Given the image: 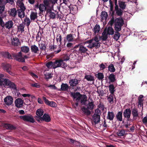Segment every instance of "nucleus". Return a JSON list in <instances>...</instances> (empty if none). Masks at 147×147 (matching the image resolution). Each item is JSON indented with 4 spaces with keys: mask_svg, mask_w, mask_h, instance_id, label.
I'll use <instances>...</instances> for the list:
<instances>
[{
    "mask_svg": "<svg viewBox=\"0 0 147 147\" xmlns=\"http://www.w3.org/2000/svg\"><path fill=\"white\" fill-rule=\"evenodd\" d=\"M4 75L3 74H0V86H8L10 88L14 89H16V86L14 83L11 82L8 79L4 78Z\"/></svg>",
    "mask_w": 147,
    "mask_h": 147,
    "instance_id": "1",
    "label": "nucleus"
},
{
    "mask_svg": "<svg viewBox=\"0 0 147 147\" xmlns=\"http://www.w3.org/2000/svg\"><path fill=\"white\" fill-rule=\"evenodd\" d=\"M117 22L115 24L114 28L116 32H119L121 30V27L124 24V21L122 18H116Z\"/></svg>",
    "mask_w": 147,
    "mask_h": 147,
    "instance_id": "2",
    "label": "nucleus"
},
{
    "mask_svg": "<svg viewBox=\"0 0 147 147\" xmlns=\"http://www.w3.org/2000/svg\"><path fill=\"white\" fill-rule=\"evenodd\" d=\"M74 48L75 49L78 48V49L77 50V51L79 53L82 54L86 53L87 55H89V53H87L88 51V49L81 44L76 45L74 46Z\"/></svg>",
    "mask_w": 147,
    "mask_h": 147,
    "instance_id": "3",
    "label": "nucleus"
},
{
    "mask_svg": "<svg viewBox=\"0 0 147 147\" xmlns=\"http://www.w3.org/2000/svg\"><path fill=\"white\" fill-rule=\"evenodd\" d=\"M67 66V64L64 62H63V60L61 59H57L53 62V68L54 69L59 67L65 68Z\"/></svg>",
    "mask_w": 147,
    "mask_h": 147,
    "instance_id": "4",
    "label": "nucleus"
},
{
    "mask_svg": "<svg viewBox=\"0 0 147 147\" xmlns=\"http://www.w3.org/2000/svg\"><path fill=\"white\" fill-rule=\"evenodd\" d=\"M1 66L4 71L11 75L13 76L14 75V73L11 71V67L10 64L7 63H2Z\"/></svg>",
    "mask_w": 147,
    "mask_h": 147,
    "instance_id": "5",
    "label": "nucleus"
},
{
    "mask_svg": "<svg viewBox=\"0 0 147 147\" xmlns=\"http://www.w3.org/2000/svg\"><path fill=\"white\" fill-rule=\"evenodd\" d=\"M12 55L16 61L22 63L25 62V59L22 56V54L21 52L17 53H13L12 54Z\"/></svg>",
    "mask_w": 147,
    "mask_h": 147,
    "instance_id": "6",
    "label": "nucleus"
},
{
    "mask_svg": "<svg viewBox=\"0 0 147 147\" xmlns=\"http://www.w3.org/2000/svg\"><path fill=\"white\" fill-rule=\"evenodd\" d=\"M20 118L25 121L30 122L31 123H34L35 122V120L33 116L30 114L20 116Z\"/></svg>",
    "mask_w": 147,
    "mask_h": 147,
    "instance_id": "7",
    "label": "nucleus"
},
{
    "mask_svg": "<svg viewBox=\"0 0 147 147\" xmlns=\"http://www.w3.org/2000/svg\"><path fill=\"white\" fill-rule=\"evenodd\" d=\"M44 111L42 109H38L36 111V116H34V118L38 122H40V118H42V116L44 114Z\"/></svg>",
    "mask_w": 147,
    "mask_h": 147,
    "instance_id": "8",
    "label": "nucleus"
},
{
    "mask_svg": "<svg viewBox=\"0 0 147 147\" xmlns=\"http://www.w3.org/2000/svg\"><path fill=\"white\" fill-rule=\"evenodd\" d=\"M131 114V110L130 108H127L124 110L123 113V117L127 119V121L130 120V118Z\"/></svg>",
    "mask_w": 147,
    "mask_h": 147,
    "instance_id": "9",
    "label": "nucleus"
},
{
    "mask_svg": "<svg viewBox=\"0 0 147 147\" xmlns=\"http://www.w3.org/2000/svg\"><path fill=\"white\" fill-rule=\"evenodd\" d=\"M4 100L5 104L8 106L11 105L13 102V98L10 96H7Z\"/></svg>",
    "mask_w": 147,
    "mask_h": 147,
    "instance_id": "10",
    "label": "nucleus"
},
{
    "mask_svg": "<svg viewBox=\"0 0 147 147\" xmlns=\"http://www.w3.org/2000/svg\"><path fill=\"white\" fill-rule=\"evenodd\" d=\"M20 9H18V16L21 18H23L25 16L24 11L26 9L25 7L20 8Z\"/></svg>",
    "mask_w": 147,
    "mask_h": 147,
    "instance_id": "11",
    "label": "nucleus"
},
{
    "mask_svg": "<svg viewBox=\"0 0 147 147\" xmlns=\"http://www.w3.org/2000/svg\"><path fill=\"white\" fill-rule=\"evenodd\" d=\"M40 120L39 122L41 123L43 121L46 122H49L51 120V118L48 114L45 113L42 117V118H40Z\"/></svg>",
    "mask_w": 147,
    "mask_h": 147,
    "instance_id": "12",
    "label": "nucleus"
},
{
    "mask_svg": "<svg viewBox=\"0 0 147 147\" xmlns=\"http://www.w3.org/2000/svg\"><path fill=\"white\" fill-rule=\"evenodd\" d=\"M100 116L93 115L92 119V123L93 125H96L100 122Z\"/></svg>",
    "mask_w": 147,
    "mask_h": 147,
    "instance_id": "13",
    "label": "nucleus"
},
{
    "mask_svg": "<svg viewBox=\"0 0 147 147\" xmlns=\"http://www.w3.org/2000/svg\"><path fill=\"white\" fill-rule=\"evenodd\" d=\"M24 101L21 98H18L15 101V105L18 108L22 107L23 105Z\"/></svg>",
    "mask_w": 147,
    "mask_h": 147,
    "instance_id": "14",
    "label": "nucleus"
},
{
    "mask_svg": "<svg viewBox=\"0 0 147 147\" xmlns=\"http://www.w3.org/2000/svg\"><path fill=\"white\" fill-rule=\"evenodd\" d=\"M89 109L88 108L84 107H82L81 108L83 114L87 116H89L91 113Z\"/></svg>",
    "mask_w": 147,
    "mask_h": 147,
    "instance_id": "15",
    "label": "nucleus"
},
{
    "mask_svg": "<svg viewBox=\"0 0 147 147\" xmlns=\"http://www.w3.org/2000/svg\"><path fill=\"white\" fill-rule=\"evenodd\" d=\"M79 83V81L76 79H71L69 81V84L71 86H76Z\"/></svg>",
    "mask_w": 147,
    "mask_h": 147,
    "instance_id": "16",
    "label": "nucleus"
},
{
    "mask_svg": "<svg viewBox=\"0 0 147 147\" xmlns=\"http://www.w3.org/2000/svg\"><path fill=\"white\" fill-rule=\"evenodd\" d=\"M32 53L35 54H38L39 53V49L38 47L35 45H31L30 47Z\"/></svg>",
    "mask_w": 147,
    "mask_h": 147,
    "instance_id": "17",
    "label": "nucleus"
},
{
    "mask_svg": "<svg viewBox=\"0 0 147 147\" xmlns=\"http://www.w3.org/2000/svg\"><path fill=\"white\" fill-rule=\"evenodd\" d=\"M115 117L114 112L112 111H108L107 116V119L110 121H113Z\"/></svg>",
    "mask_w": 147,
    "mask_h": 147,
    "instance_id": "18",
    "label": "nucleus"
},
{
    "mask_svg": "<svg viewBox=\"0 0 147 147\" xmlns=\"http://www.w3.org/2000/svg\"><path fill=\"white\" fill-rule=\"evenodd\" d=\"M122 111L118 112L115 116V118L118 121H121L123 120Z\"/></svg>",
    "mask_w": 147,
    "mask_h": 147,
    "instance_id": "19",
    "label": "nucleus"
},
{
    "mask_svg": "<svg viewBox=\"0 0 147 147\" xmlns=\"http://www.w3.org/2000/svg\"><path fill=\"white\" fill-rule=\"evenodd\" d=\"M10 15L12 17H15L17 15L18 10H17L15 8H13L10 9V12L9 11Z\"/></svg>",
    "mask_w": 147,
    "mask_h": 147,
    "instance_id": "20",
    "label": "nucleus"
},
{
    "mask_svg": "<svg viewBox=\"0 0 147 147\" xmlns=\"http://www.w3.org/2000/svg\"><path fill=\"white\" fill-rule=\"evenodd\" d=\"M131 113L133 118L135 119H136V117L139 116L138 110L135 107L132 109Z\"/></svg>",
    "mask_w": 147,
    "mask_h": 147,
    "instance_id": "21",
    "label": "nucleus"
},
{
    "mask_svg": "<svg viewBox=\"0 0 147 147\" xmlns=\"http://www.w3.org/2000/svg\"><path fill=\"white\" fill-rule=\"evenodd\" d=\"M115 9L116 11V13L118 16H121L122 15L123 11L121 9L119 8L118 5L115 6Z\"/></svg>",
    "mask_w": 147,
    "mask_h": 147,
    "instance_id": "22",
    "label": "nucleus"
},
{
    "mask_svg": "<svg viewBox=\"0 0 147 147\" xmlns=\"http://www.w3.org/2000/svg\"><path fill=\"white\" fill-rule=\"evenodd\" d=\"M20 40L18 38H13L11 41V44L14 46H18L20 43Z\"/></svg>",
    "mask_w": 147,
    "mask_h": 147,
    "instance_id": "23",
    "label": "nucleus"
},
{
    "mask_svg": "<svg viewBox=\"0 0 147 147\" xmlns=\"http://www.w3.org/2000/svg\"><path fill=\"white\" fill-rule=\"evenodd\" d=\"M118 4L120 8L122 10L125 9L126 7V5L125 4L126 2L121 1H118Z\"/></svg>",
    "mask_w": 147,
    "mask_h": 147,
    "instance_id": "24",
    "label": "nucleus"
},
{
    "mask_svg": "<svg viewBox=\"0 0 147 147\" xmlns=\"http://www.w3.org/2000/svg\"><path fill=\"white\" fill-rule=\"evenodd\" d=\"M74 38L73 36V34H67L64 39V41H66L69 42H72L74 41Z\"/></svg>",
    "mask_w": 147,
    "mask_h": 147,
    "instance_id": "25",
    "label": "nucleus"
},
{
    "mask_svg": "<svg viewBox=\"0 0 147 147\" xmlns=\"http://www.w3.org/2000/svg\"><path fill=\"white\" fill-rule=\"evenodd\" d=\"M4 127H5L7 129L9 130H14L16 129V127L8 123H5L4 125Z\"/></svg>",
    "mask_w": 147,
    "mask_h": 147,
    "instance_id": "26",
    "label": "nucleus"
},
{
    "mask_svg": "<svg viewBox=\"0 0 147 147\" xmlns=\"http://www.w3.org/2000/svg\"><path fill=\"white\" fill-rule=\"evenodd\" d=\"M1 55L4 58L8 59H12L11 55L7 52H3L1 53Z\"/></svg>",
    "mask_w": 147,
    "mask_h": 147,
    "instance_id": "27",
    "label": "nucleus"
},
{
    "mask_svg": "<svg viewBox=\"0 0 147 147\" xmlns=\"http://www.w3.org/2000/svg\"><path fill=\"white\" fill-rule=\"evenodd\" d=\"M13 21L11 20H9L6 22L5 25V27L8 29L11 28L13 26Z\"/></svg>",
    "mask_w": 147,
    "mask_h": 147,
    "instance_id": "28",
    "label": "nucleus"
},
{
    "mask_svg": "<svg viewBox=\"0 0 147 147\" xmlns=\"http://www.w3.org/2000/svg\"><path fill=\"white\" fill-rule=\"evenodd\" d=\"M69 86L67 84L62 83L61 85L60 90L62 91H66L69 88Z\"/></svg>",
    "mask_w": 147,
    "mask_h": 147,
    "instance_id": "29",
    "label": "nucleus"
},
{
    "mask_svg": "<svg viewBox=\"0 0 147 147\" xmlns=\"http://www.w3.org/2000/svg\"><path fill=\"white\" fill-rule=\"evenodd\" d=\"M21 52H22L25 53H27L29 52L30 51L29 48L27 46H23L21 47L20 48Z\"/></svg>",
    "mask_w": 147,
    "mask_h": 147,
    "instance_id": "30",
    "label": "nucleus"
},
{
    "mask_svg": "<svg viewBox=\"0 0 147 147\" xmlns=\"http://www.w3.org/2000/svg\"><path fill=\"white\" fill-rule=\"evenodd\" d=\"M38 46L40 50V52H41L42 51H46V50L47 45L45 43H41L39 44Z\"/></svg>",
    "mask_w": 147,
    "mask_h": 147,
    "instance_id": "31",
    "label": "nucleus"
},
{
    "mask_svg": "<svg viewBox=\"0 0 147 147\" xmlns=\"http://www.w3.org/2000/svg\"><path fill=\"white\" fill-rule=\"evenodd\" d=\"M100 28L99 25L96 24L94 27L93 30L94 32V34L95 35L96 33H98L100 30Z\"/></svg>",
    "mask_w": 147,
    "mask_h": 147,
    "instance_id": "32",
    "label": "nucleus"
},
{
    "mask_svg": "<svg viewBox=\"0 0 147 147\" xmlns=\"http://www.w3.org/2000/svg\"><path fill=\"white\" fill-rule=\"evenodd\" d=\"M25 26L23 24H20L19 26H17V29L18 31L20 32L21 31V33H22L24 31V28Z\"/></svg>",
    "mask_w": 147,
    "mask_h": 147,
    "instance_id": "33",
    "label": "nucleus"
},
{
    "mask_svg": "<svg viewBox=\"0 0 147 147\" xmlns=\"http://www.w3.org/2000/svg\"><path fill=\"white\" fill-rule=\"evenodd\" d=\"M84 78L86 79L88 81H94V78L93 76L90 75H86Z\"/></svg>",
    "mask_w": 147,
    "mask_h": 147,
    "instance_id": "34",
    "label": "nucleus"
},
{
    "mask_svg": "<svg viewBox=\"0 0 147 147\" xmlns=\"http://www.w3.org/2000/svg\"><path fill=\"white\" fill-rule=\"evenodd\" d=\"M107 34L106 30H105L102 32L101 36V39L102 40L105 41L107 40L108 37Z\"/></svg>",
    "mask_w": 147,
    "mask_h": 147,
    "instance_id": "35",
    "label": "nucleus"
},
{
    "mask_svg": "<svg viewBox=\"0 0 147 147\" xmlns=\"http://www.w3.org/2000/svg\"><path fill=\"white\" fill-rule=\"evenodd\" d=\"M108 70L111 72H114L115 71L114 65L112 63H111L108 66Z\"/></svg>",
    "mask_w": 147,
    "mask_h": 147,
    "instance_id": "36",
    "label": "nucleus"
},
{
    "mask_svg": "<svg viewBox=\"0 0 147 147\" xmlns=\"http://www.w3.org/2000/svg\"><path fill=\"white\" fill-rule=\"evenodd\" d=\"M108 78L111 82H114L116 80L115 75L113 73L110 74Z\"/></svg>",
    "mask_w": 147,
    "mask_h": 147,
    "instance_id": "37",
    "label": "nucleus"
},
{
    "mask_svg": "<svg viewBox=\"0 0 147 147\" xmlns=\"http://www.w3.org/2000/svg\"><path fill=\"white\" fill-rule=\"evenodd\" d=\"M53 74L46 72L44 74L45 78V79L48 80L52 78L53 77Z\"/></svg>",
    "mask_w": 147,
    "mask_h": 147,
    "instance_id": "38",
    "label": "nucleus"
},
{
    "mask_svg": "<svg viewBox=\"0 0 147 147\" xmlns=\"http://www.w3.org/2000/svg\"><path fill=\"white\" fill-rule=\"evenodd\" d=\"M109 90L111 94H114V93L115 91L114 86L113 84H111L109 86Z\"/></svg>",
    "mask_w": 147,
    "mask_h": 147,
    "instance_id": "39",
    "label": "nucleus"
},
{
    "mask_svg": "<svg viewBox=\"0 0 147 147\" xmlns=\"http://www.w3.org/2000/svg\"><path fill=\"white\" fill-rule=\"evenodd\" d=\"M37 13L34 12H31L30 15V18L31 20H34L37 18Z\"/></svg>",
    "mask_w": 147,
    "mask_h": 147,
    "instance_id": "40",
    "label": "nucleus"
},
{
    "mask_svg": "<svg viewBox=\"0 0 147 147\" xmlns=\"http://www.w3.org/2000/svg\"><path fill=\"white\" fill-rule=\"evenodd\" d=\"M108 14L105 11H102L101 13V19H106L108 17Z\"/></svg>",
    "mask_w": 147,
    "mask_h": 147,
    "instance_id": "41",
    "label": "nucleus"
},
{
    "mask_svg": "<svg viewBox=\"0 0 147 147\" xmlns=\"http://www.w3.org/2000/svg\"><path fill=\"white\" fill-rule=\"evenodd\" d=\"M24 0H17V4L20 8L25 7L23 3Z\"/></svg>",
    "mask_w": 147,
    "mask_h": 147,
    "instance_id": "42",
    "label": "nucleus"
},
{
    "mask_svg": "<svg viewBox=\"0 0 147 147\" xmlns=\"http://www.w3.org/2000/svg\"><path fill=\"white\" fill-rule=\"evenodd\" d=\"M100 45L99 42H93L92 43V45L90 46V48H91L95 47L96 49L98 48L100 46Z\"/></svg>",
    "mask_w": 147,
    "mask_h": 147,
    "instance_id": "43",
    "label": "nucleus"
},
{
    "mask_svg": "<svg viewBox=\"0 0 147 147\" xmlns=\"http://www.w3.org/2000/svg\"><path fill=\"white\" fill-rule=\"evenodd\" d=\"M107 32L108 34L113 35L114 34V31L111 27H109L108 28Z\"/></svg>",
    "mask_w": 147,
    "mask_h": 147,
    "instance_id": "44",
    "label": "nucleus"
},
{
    "mask_svg": "<svg viewBox=\"0 0 147 147\" xmlns=\"http://www.w3.org/2000/svg\"><path fill=\"white\" fill-rule=\"evenodd\" d=\"M114 94H111L108 97V101L109 102L111 103V104H112L113 103V100H114Z\"/></svg>",
    "mask_w": 147,
    "mask_h": 147,
    "instance_id": "45",
    "label": "nucleus"
},
{
    "mask_svg": "<svg viewBox=\"0 0 147 147\" xmlns=\"http://www.w3.org/2000/svg\"><path fill=\"white\" fill-rule=\"evenodd\" d=\"M94 106L93 102L92 101L89 102L87 108L90 110H92L94 108Z\"/></svg>",
    "mask_w": 147,
    "mask_h": 147,
    "instance_id": "46",
    "label": "nucleus"
},
{
    "mask_svg": "<svg viewBox=\"0 0 147 147\" xmlns=\"http://www.w3.org/2000/svg\"><path fill=\"white\" fill-rule=\"evenodd\" d=\"M79 92H71V96L73 97L74 99L76 98L77 97L80 95Z\"/></svg>",
    "mask_w": 147,
    "mask_h": 147,
    "instance_id": "47",
    "label": "nucleus"
},
{
    "mask_svg": "<svg viewBox=\"0 0 147 147\" xmlns=\"http://www.w3.org/2000/svg\"><path fill=\"white\" fill-rule=\"evenodd\" d=\"M120 36V34L118 32H116L115 34L113 36V38L116 40H118Z\"/></svg>",
    "mask_w": 147,
    "mask_h": 147,
    "instance_id": "48",
    "label": "nucleus"
},
{
    "mask_svg": "<svg viewBox=\"0 0 147 147\" xmlns=\"http://www.w3.org/2000/svg\"><path fill=\"white\" fill-rule=\"evenodd\" d=\"M125 134V131L124 129L119 130L117 132V134L119 136H123Z\"/></svg>",
    "mask_w": 147,
    "mask_h": 147,
    "instance_id": "49",
    "label": "nucleus"
},
{
    "mask_svg": "<svg viewBox=\"0 0 147 147\" xmlns=\"http://www.w3.org/2000/svg\"><path fill=\"white\" fill-rule=\"evenodd\" d=\"M42 98L44 100L45 103L46 105L50 107L51 101H49L44 96H43Z\"/></svg>",
    "mask_w": 147,
    "mask_h": 147,
    "instance_id": "50",
    "label": "nucleus"
},
{
    "mask_svg": "<svg viewBox=\"0 0 147 147\" xmlns=\"http://www.w3.org/2000/svg\"><path fill=\"white\" fill-rule=\"evenodd\" d=\"M42 98L44 100L45 103L46 105L50 107L51 101H49L44 96H43Z\"/></svg>",
    "mask_w": 147,
    "mask_h": 147,
    "instance_id": "51",
    "label": "nucleus"
},
{
    "mask_svg": "<svg viewBox=\"0 0 147 147\" xmlns=\"http://www.w3.org/2000/svg\"><path fill=\"white\" fill-rule=\"evenodd\" d=\"M56 39L57 42H58L59 40L60 44H62L61 40H62V36L60 34H59L57 35L56 37Z\"/></svg>",
    "mask_w": 147,
    "mask_h": 147,
    "instance_id": "52",
    "label": "nucleus"
},
{
    "mask_svg": "<svg viewBox=\"0 0 147 147\" xmlns=\"http://www.w3.org/2000/svg\"><path fill=\"white\" fill-rule=\"evenodd\" d=\"M97 76V78L99 80H102L104 78V75L102 73H98Z\"/></svg>",
    "mask_w": 147,
    "mask_h": 147,
    "instance_id": "53",
    "label": "nucleus"
},
{
    "mask_svg": "<svg viewBox=\"0 0 147 147\" xmlns=\"http://www.w3.org/2000/svg\"><path fill=\"white\" fill-rule=\"evenodd\" d=\"M50 0H44L43 3L44 5L45 6V10L46 9L47 7H48L49 5Z\"/></svg>",
    "mask_w": 147,
    "mask_h": 147,
    "instance_id": "54",
    "label": "nucleus"
},
{
    "mask_svg": "<svg viewBox=\"0 0 147 147\" xmlns=\"http://www.w3.org/2000/svg\"><path fill=\"white\" fill-rule=\"evenodd\" d=\"M99 66L101 70H103L105 68L107 67V63H102L99 65Z\"/></svg>",
    "mask_w": 147,
    "mask_h": 147,
    "instance_id": "55",
    "label": "nucleus"
},
{
    "mask_svg": "<svg viewBox=\"0 0 147 147\" xmlns=\"http://www.w3.org/2000/svg\"><path fill=\"white\" fill-rule=\"evenodd\" d=\"M45 8V6L43 4H40L38 7L39 10L42 12L44 11Z\"/></svg>",
    "mask_w": 147,
    "mask_h": 147,
    "instance_id": "56",
    "label": "nucleus"
},
{
    "mask_svg": "<svg viewBox=\"0 0 147 147\" xmlns=\"http://www.w3.org/2000/svg\"><path fill=\"white\" fill-rule=\"evenodd\" d=\"M70 59L69 57L67 55H65L62 57L61 59L63 60V62H64V61H67L68 60H69Z\"/></svg>",
    "mask_w": 147,
    "mask_h": 147,
    "instance_id": "57",
    "label": "nucleus"
},
{
    "mask_svg": "<svg viewBox=\"0 0 147 147\" xmlns=\"http://www.w3.org/2000/svg\"><path fill=\"white\" fill-rule=\"evenodd\" d=\"M87 99V97L86 95L84 94L83 95L82 98L80 100L81 103H84L86 101Z\"/></svg>",
    "mask_w": 147,
    "mask_h": 147,
    "instance_id": "58",
    "label": "nucleus"
},
{
    "mask_svg": "<svg viewBox=\"0 0 147 147\" xmlns=\"http://www.w3.org/2000/svg\"><path fill=\"white\" fill-rule=\"evenodd\" d=\"M24 21L25 22V24H26L27 26H28L30 23V21L28 18H26L24 20Z\"/></svg>",
    "mask_w": 147,
    "mask_h": 147,
    "instance_id": "59",
    "label": "nucleus"
},
{
    "mask_svg": "<svg viewBox=\"0 0 147 147\" xmlns=\"http://www.w3.org/2000/svg\"><path fill=\"white\" fill-rule=\"evenodd\" d=\"M101 113V111L97 109L95 110V113L93 115L97 116L99 115L100 116Z\"/></svg>",
    "mask_w": 147,
    "mask_h": 147,
    "instance_id": "60",
    "label": "nucleus"
},
{
    "mask_svg": "<svg viewBox=\"0 0 147 147\" xmlns=\"http://www.w3.org/2000/svg\"><path fill=\"white\" fill-rule=\"evenodd\" d=\"M53 63L52 61H50L48 62L46 64V66L49 68H50L52 66L53 67Z\"/></svg>",
    "mask_w": 147,
    "mask_h": 147,
    "instance_id": "61",
    "label": "nucleus"
},
{
    "mask_svg": "<svg viewBox=\"0 0 147 147\" xmlns=\"http://www.w3.org/2000/svg\"><path fill=\"white\" fill-rule=\"evenodd\" d=\"M61 45L60 44L59 45V47L58 48V49L57 51H55V54L58 53L61 51L63 47V46H61Z\"/></svg>",
    "mask_w": 147,
    "mask_h": 147,
    "instance_id": "62",
    "label": "nucleus"
},
{
    "mask_svg": "<svg viewBox=\"0 0 147 147\" xmlns=\"http://www.w3.org/2000/svg\"><path fill=\"white\" fill-rule=\"evenodd\" d=\"M49 16L50 18L54 19L55 18V14L54 12H50Z\"/></svg>",
    "mask_w": 147,
    "mask_h": 147,
    "instance_id": "63",
    "label": "nucleus"
},
{
    "mask_svg": "<svg viewBox=\"0 0 147 147\" xmlns=\"http://www.w3.org/2000/svg\"><path fill=\"white\" fill-rule=\"evenodd\" d=\"M29 74L34 78H38V76L31 71L29 72Z\"/></svg>",
    "mask_w": 147,
    "mask_h": 147,
    "instance_id": "64",
    "label": "nucleus"
}]
</instances>
